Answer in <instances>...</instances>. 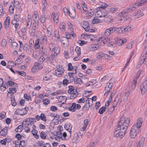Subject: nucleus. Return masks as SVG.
I'll return each mask as SVG.
<instances>
[{"instance_id": "obj_14", "label": "nucleus", "mask_w": 147, "mask_h": 147, "mask_svg": "<svg viewBox=\"0 0 147 147\" xmlns=\"http://www.w3.org/2000/svg\"><path fill=\"white\" fill-rule=\"evenodd\" d=\"M115 28V32L116 31L117 32L119 33H123L124 32L123 27H122L121 28H118L117 27H114Z\"/></svg>"}, {"instance_id": "obj_37", "label": "nucleus", "mask_w": 147, "mask_h": 147, "mask_svg": "<svg viewBox=\"0 0 147 147\" xmlns=\"http://www.w3.org/2000/svg\"><path fill=\"white\" fill-rule=\"evenodd\" d=\"M40 116V119L42 120L45 121H47L46 117L45 114L43 113H42L41 114Z\"/></svg>"}, {"instance_id": "obj_11", "label": "nucleus", "mask_w": 147, "mask_h": 147, "mask_svg": "<svg viewBox=\"0 0 147 147\" xmlns=\"http://www.w3.org/2000/svg\"><path fill=\"white\" fill-rule=\"evenodd\" d=\"M121 94L119 93L117 95L116 97L115 98L114 101L113 102V104H114L115 105H117V103L119 101V99L121 97Z\"/></svg>"}, {"instance_id": "obj_45", "label": "nucleus", "mask_w": 147, "mask_h": 147, "mask_svg": "<svg viewBox=\"0 0 147 147\" xmlns=\"http://www.w3.org/2000/svg\"><path fill=\"white\" fill-rule=\"evenodd\" d=\"M55 46L53 44L50 43L49 45V48L50 50V51H53L54 48H55Z\"/></svg>"}, {"instance_id": "obj_4", "label": "nucleus", "mask_w": 147, "mask_h": 147, "mask_svg": "<svg viewBox=\"0 0 147 147\" xmlns=\"http://www.w3.org/2000/svg\"><path fill=\"white\" fill-rule=\"evenodd\" d=\"M69 89L68 90V93L71 94V99H73L76 97L78 94L77 90L73 88V87L71 86H69Z\"/></svg>"}, {"instance_id": "obj_36", "label": "nucleus", "mask_w": 147, "mask_h": 147, "mask_svg": "<svg viewBox=\"0 0 147 147\" xmlns=\"http://www.w3.org/2000/svg\"><path fill=\"white\" fill-rule=\"evenodd\" d=\"M142 1H140V2H136L132 5H134V7H135L137 8V7L142 5Z\"/></svg>"}, {"instance_id": "obj_19", "label": "nucleus", "mask_w": 147, "mask_h": 147, "mask_svg": "<svg viewBox=\"0 0 147 147\" xmlns=\"http://www.w3.org/2000/svg\"><path fill=\"white\" fill-rule=\"evenodd\" d=\"M76 103H72L71 106L69 108V110L72 112L75 111H76Z\"/></svg>"}, {"instance_id": "obj_55", "label": "nucleus", "mask_w": 147, "mask_h": 147, "mask_svg": "<svg viewBox=\"0 0 147 147\" xmlns=\"http://www.w3.org/2000/svg\"><path fill=\"white\" fill-rule=\"evenodd\" d=\"M90 107V105H88V106H87V105H85L83 107L82 109H83V111H85L87 109H89V107Z\"/></svg>"}, {"instance_id": "obj_60", "label": "nucleus", "mask_w": 147, "mask_h": 147, "mask_svg": "<svg viewBox=\"0 0 147 147\" xmlns=\"http://www.w3.org/2000/svg\"><path fill=\"white\" fill-rule=\"evenodd\" d=\"M103 56V54L101 52H99L98 53L97 58L98 59H100Z\"/></svg>"}, {"instance_id": "obj_12", "label": "nucleus", "mask_w": 147, "mask_h": 147, "mask_svg": "<svg viewBox=\"0 0 147 147\" xmlns=\"http://www.w3.org/2000/svg\"><path fill=\"white\" fill-rule=\"evenodd\" d=\"M28 19L27 20V27L28 28H30L31 25L32 23V19L30 18L31 16L29 15H28Z\"/></svg>"}, {"instance_id": "obj_58", "label": "nucleus", "mask_w": 147, "mask_h": 147, "mask_svg": "<svg viewBox=\"0 0 147 147\" xmlns=\"http://www.w3.org/2000/svg\"><path fill=\"white\" fill-rule=\"evenodd\" d=\"M5 115L6 113L5 112H3V113L0 114V119H4Z\"/></svg>"}, {"instance_id": "obj_25", "label": "nucleus", "mask_w": 147, "mask_h": 147, "mask_svg": "<svg viewBox=\"0 0 147 147\" xmlns=\"http://www.w3.org/2000/svg\"><path fill=\"white\" fill-rule=\"evenodd\" d=\"M128 10H124L123 11H122L121 13L118 14V15L119 16H121L122 18L124 16V15L127 14L128 12Z\"/></svg>"}, {"instance_id": "obj_48", "label": "nucleus", "mask_w": 147, "mask_h": 147, "mask_svg": "<svg viewBox=\"0 0 147 147\" xmlns=\"http://www.w3.org/2000/svg\"><path fill=\"white\" fill-rule=\"evenodd\" d=\"M7 44V42L5 39H3L1 42V45L4 47H5Z\"/></svg>"}, {"instance_id": "obj_24", "label": "nucleus", "mask_w": 147, "mask_h": 147, "mask_svg": "<svg viewBox=\"0 0 147 147\" xmlns=\"http://www.w3.org/2000/svg\"><path fill=\"white\" fill-rule=\"evenodd\" d=\"M61 38L62 40L61 42L64 45L69 43L68 39L66 38V37H62Z\"/></svg>"}, {"instance_id": "obj_29", "label": "nucleus", "mask_w": 147, "mask_h": 147, "mask_svg": "<svg viewBox=\"0 0 147 147\" xmlns=\"http://www.w3.org/2000/svg\"><path fill=\"white\" fill-rule=\"evenodd\" d=\"M55 37L57 38V40H60V36L59 35V32L57 30L55 31L54 32Z\"/></svg>"}, {"instance_id": "obj_1", "label": "nucleus", "mask_w": 147, "mask_h": 147, "mask_svg": "<svg viewBox=\"0 0 147 147\" xmlns=\"http://www.w3.org/2000/svg\"><path fill=\"white\" fill-rule=\"evenodd\" d=\"M130 121V119L128 118L125 119L124 117H121L115 129L114 136L120 138H123L125 134Z\"/></svg>"}, {"instance_id": "obj_9", "label": "nucleus", "mask_w": 147, "mask_h": 147, "mask_svg": "<svg viewBox=\"0 0 147 147\" xmlns=\"http://www.w3.org/2000/svg\"><path fill=\"white\" fill-rule=\"evenodd\" d=\"M81 24L82 26L86 31L90 30L89 24L87 21H83L82 23Z\"/></svg>"}, {"instance_id": "obj_15", "label": "nucleus", "mask_w": 147, "mask_h": 147, "mask_svg": "<svg viewBox=\"0 0 147 147\" xmlns=\"http://www.w3.org/2000/svg\"><path fill=\"white\" fill-rule=\"evenodd\" d=\"M7 133V128L5 127L3 129L0 131V134L1 135L3 136H5Z\"/></svg>"}, {"instance_id": "obj_52", "label": "nucleus", "mask_w": 147, "mask_h": 147, "mask_svg": "<svg viewBox=\"0 0 147 147\" xmlns=\"http://www.w3.org/2000/svg\"><path fill=\"white\" fill-rule=\"evenodd\" d=\"M142 71H143L142 70H140L138 72L136 76L134 78H136L135 80L137 81V80L140 76V74Z\"/></svg>"}, {"instance_id": "obj_23", "label": "nucleus", "mask_w": 147, "mask_h": 147, "mask_svg": "<svg viewBox=\"0 0 147 147\" xmlns=\"http://www.w3.org/2000/svg\"><path fill=\"white\" fill-rule=\"evenodd\" d=\"M104 20L105 22L107 23L111 22L113 20L112 19L110 16H107L105 17Z\"/></svg>"}, {"instance_id": "obj_62", "label": "nucleus", "mask_w": 147, "mask_h": 147, "mask_svg": "<svg viewBox=\"0 0 147 147\" xmlns=\"http://www.w3.org/2000/svg\"><path fill=\"white\" fill-rule=\"evenodd\" d=\"M69 81V80H68L67 79H64L63 82V85H67L68 83V82Z\"/></svg>"}, {"instance_id": "obj_59", "label": "nucleus", "mask_w": 147, "mask_h": 147, "mask_svg": "<svg viewBox=\"0 0 147 147\" xmlns=\"http://www.w3.org/2000/svg\"><path fill=\"white\" fill-rule=\"evenodd\" d=\"M16 62L17 64L19 65L22 63V61L20 58H18L16 60Z\"/></svg>"}, {"instance_id": "obj_35", "label": "nucleus", "mask_w": 147, "mask_h": 147, "mask_svg": "<svg viewBox=\"0 0 147 147\" xmlns=\"http://www.w3.org/2000/svg\"><path fill=\"white\" fill-rule=\"evenodd\" d=\"M70 16L73 18H75L76 16V13L75 10L73 11V12H71L69 13Z\"/></svg>"}, {"instance_id": "obj_31", "label": "nucleus", "mask_w": 147, "mask_h": 147, "mask_svg": "<svg viewBox=\"0 0 147 147\" xmlns=\"http://www.w3.org/2000/svg\"><path fill=\"white\" fill-rule=\"evenodd\" d=\"M60 51V48L59 47H55L53 51L54 53L56 54L57 55V54L59 53Z\"/></svg>"}, {"instance_id": "obj_34", "label": "nucleus", "mask_w": 147, "mask_h": 147, "mask_svg": "<svg viewBox=\"0 0 147 147\" xmlns=\"http://www.w3.org/2000/svg\"><path fill=\"white\" fill-rule=\"evenodd\" d=\"M13 4H15V7L16 9H20V3L18 1H14V3H13Z\"/></svg>"}, {"instance_id": "obj_10", "label": "nucleus", "mask_w": 147, "mask_h": 147, "mask_svg": "<svg viewBox=\"0 0 147 147\" xmlns=\"http://www.w3.org/2000/svg\"><path fill=\"white\" fill-rule=\"evenodd\" d=\"M10 19L9 17H7L4 22V27L6 29H7L9 26Z\"/></svg>"}, {"instance_id": "obj_18", "label": "nucleus", "mask_w": 147, "mask_h": 147, "mask_svg": "<svg viewBox=\"0 0 147 147\" xmlns=\"http://www.w3.org/2000/svg\"><path fill=\"white\" fill-rule=\"evenodd\" d=\"M102 22V20L97 18H94L93 19L92 21V23L93 24H97L98 23H100Z\"/></svg>"}, {"instance_id": "obj_42", "label": "nucleus", "mask_w": 147, "mask_h": 147, "mask_svg": "<svg viewBox=\"0 0 147 147\" xmlns=\"http://www.w3.org/2000/svg\"><path fill=\"white\" fill-rule=\"evenodd\" d=\"M40 51L41 55H44L46 54L47 53L45 49H43V48L42 47L41 48H40Z\"/></svg>"}, {"instance_id": "obj_27", "label": "nucleus", "mask_w": 147, "mask_h": 147, "mask_svg": "<svg viewBox=\"0 0 147 147\" xmlns=\"http://www.w3.org/2000/svg\"><path fill=\"white\" fill-rule=\"evenodd\" d=\"M141 12V10H138L135 13V16H136L138 15V17L137 18H138L141 16H142L144 15V14L142 13L141 14H140V12Z\"/></svg>"}, {"instance_id": "obj_6", "label": "nucleus", "mask_w": 147, "mask_h": 147, "mask_svg": "<svg viewBox=\"0 0 147 147\" xmlns=\"http://www.w3.org/2000/svg\"><path fill=\"white\" fill-rule=\"evenodd\" d=\"M136 78H134L133 81L131 82H130L127 86V89L129 90H131V89L134 90L135 88L136 85L137 81L135 80Z\"/></svg>"}, {"instance_id": "obj_44", "label": "nucleus", "mask_w": 147, "mask_h": 147, "mask_svg": "<svg viewBox=\"0 0 147 147\" xmlns=\"http://www.w3.org/2000/svg\"><path fill=\"white\" fill-rule=\"evenodd\" d=\"M45 20V14H43L42 15L40 18V20L42 23H44Z\"/></svg>"}, {"instance_id": "obj_8", "label": "nucleus", "mask_w": 147, "mask_h": 147, "mask_svg": "<svg viewBox=\"0 0 147 147\" xmlns=\"http://www.w3.org/2000/svg\"><path fill=\"white\" fill-rule=\"evenodd\" d=\"M110 40L108 37L105 38L104 37H101L99 39H97V42L98 43L101 42L102 41L103 43L105 44L107 42H109Z\"/></svg>"}, {"instance_id": "obj_51", "label": "nucleus", "mask_w": 147, "mask_h": 147, "mask_svg": "<svg viewBox=\"0 0 147 147\" xmlns=\"http://www.w3.org/2000/svg\"><path fill=\"white\" fill-rule=\"evenodd\" d=\"M68 70L71 71L73 70V69H74L73 67V66L72 65V64L71 63H69L68 64Z\"/></svg>"}, {"instance_id": "obj_33", "label": "nucleus", "mask_w": 147, "mask_h": 147, "mask_svg": "<svg viewBox=\"0 0 147 147\" xmlns=\"http://www.w3.org/2000/svg\"><path fill=\"white\" fill-rule=\"evenodd\" d=\"M75 51L78 54V56H79L81 54V49L80 47L77 46L75 49Z\"/></svg>"}, {"instance_id": "obj_30", "label": "nucleus", "mask_w": 147, "mask_h": 147, "mask_svg": "<svg viewBox=\"0 0 147 147\" xmlns=\"http://www.w3.org/2000/svg\"><path fill=\"white\" fill-rule=\"evenodd\" d=\"M56 136H57L58 138H61V140H64L65 139H63L62 137V133L60 131H57L56 133Z\"/></svg>"}, {"instance_id": "obj_54", "label": "nucleus", "mask_w": 147, "mask_h": 147, "mask_svg": "<svg viewBox=\"0 0 147 147\" xmlns=\"http://www.w3.org/2000/svg\"><path fill=\"white\" fill-rule=\"evenodd\" d=\"M55 73L56 75L60 77L61 76V75L63 73H61L59 71H57V70H55Z\"/></svg>"}, {"instance_id": "obj_26", "label": "nucleus", "mask_w": 147, "mask_h": 147, "mask_svg": "<svg viewBox=\"0 0 147 147\" xmlns=\"http://www.w3.org/2000/svg\"><path fill=\"white\" fill-rule=\"evenodd\" d=\"M23 123L22 125H19L18 127L15 129V131L16 132H20L22 131L23 129Z\"/></svg>"}, {"instance_id": "obj_64", "label": "nucleus", "mask_w": 147, "mask_h": 147, "mask_svg": "<svg viewBox=\"0 0 147 147\" xmlns=\"http://www.w3.org/2000/svg\"><path fill=\"white\" fill-rule=\"evenodd\" d=\"M55 56V55L54 54H51V55L49 58V60H53Z\"/></svg>"}, {"instance_id": "obj_47", "label": "nucleus", "mask_w": 147, "mask_h": 147, "mask_svg": "<svg viewBox=\"0 0 147 147\" xmlns=\"http://www.w3.org/2000/svg\"><path fill=\"white\" fill-rule=\"evenodd\" d=\"M117 105H115L114 104H113L112 107L110 108L109 112H110V114H111L114 110L115 108Z\"/></svg>"}, {"instance_id": "obj_53", "label": "nucleus", "mask_w": 147, "mask_h": 147, "mask_svg": "<svg viewBox=\"0 0 147 147\" xmlns=\"http://www.w3.org/2000/svg\"><path fill=\"white\" fill-rule=\"evenodd\" d=\"M124 29V32H128L129 31L131 30V27L129 26H127L125 28L123 27Z\"/></svg>"}, {"instance_id": "obj_50", "label": "nucleus", "mask_w": 147, "mask_h": 147, "mask_svg": "<svg viewBox=\"0 0 147 147\" xmlns=\"http://www.w3.org/2000/svg\"><path fill=\"white\" fill-rule=\"evenodd\" d=\"M102 12H103V13H102V15H100L99 16V17H105L106 16V15L108 13L107 11H106L105 10H102Z\"/></svg>"}, {"instance_id": "obj_46", "label": "nucleus", "mask_w": 147, "mask_h": 147, "mask_svg": "<svg viewBox=\"0 0 147 147\" xmlns=\"http://www.w3.org/2000/svg\"><path fill=\"white\" fill-rule=\"evenodd\" d=\"M77 67H76V68L75 69V72L74 73V72L72 73H68V75L70 77V78H73L74 77L73 74H75L76 73V70H77Z\"/></svg>"}, {"instance_id": "obj_20", "label": "nucleus", "mask_w": 147, "mask_h": 147, "mask_svg": "<svg viewBox=\"0 0 147 147\" xmlns=\"http://www.w3.org/2000/svg\"><path fill=\"white\" fill-rule=\"evenodd\" d=\"M100 5L98 7V8L99 9L102 8L103 9H105L108 6L107 4L104 2H101L100 3Z\"/></svg>"}, {"instance_id": "obj_22", "label": "nucleus", "mask_w": 147, "mask_h": 147, "mask_svg": "<svg viewBox=\"0 0 147 147\" xmlns=\"http://www.w3.org/2000/svg\"><path fill=\"white\" fill-rule=\"evenodd\" d=\"M86 14L88 15V17L89 18L92 17L94 15V12L93 10L90 9L89 11H86Z\"/></svg>"}, {"instance_id": "obj_13", "label": "nucleus", "mask_w": 147, "mask_h": 147, "mask_svg": "<svg viewBox=\"0 0 147 147\" xmlns=\"http://www.w3.org/2000/svg\"><path fill=\"white\" fill-rule=\"evenodd\" d=\"M51 17L53 18L55 21L57 20V21L56 22H57L59 18V15L57 13L53 12L51 15Z\"/></svg>"}, {"instance_id": "obj_3", "label": "nucleus", "mask_w": 147, "mask_h": 147, "mask_svg": "<svg viewBox=\"0 0 147 147\" xmlns=\"http://www.w3.org/2000/svg\"><path fill=\"white\" fill-rule=\"evenodd\" d=\"M142 125V122H137L133 125L131 129L130 134L131 138H134L137 133L139 132V129Z\"/></svg>"}, {"instance_id": "obj_39", "label": "nucleus", "mask_w": 147, "mask_h": 147, "mask_svg": "<svg viewBox=\"0 0 147 147\" xmlns=\"http://www.w3.org/2000/svg\"><path fill=\"white\" fill-rule=\"evenodd\" d=\"M38 16V13L37 11H35L34 12V15L33 16L34 17L33 20L34 21H37V18Z\"/></svg>"}, {"instance_id": "obj_63", "label": "nucleus", "mask_w": 147, "mask_h": 147, "mask_svg": "<svg viewBox=\"0 0 147 147\" xmlns=\"http://www.w3.org/2000/svg\"><path fill=\"white\" fill-rule=\"evenodd\" d=\"M24 129L25 131L27 133H29L30 131V128H29L28 127L26 126L25 128Z\"/></svg>"}, {"instance_id": "obj_2", "label": "nucleus", "mask_w": 147, "mask_h": 147, "mask_svg": "<svg viewBox=\"0 0 147 147\" xmlns=\"http://www.w3.org/2000/svg\"><path fill=\"white\" fill-rule=\"evenodd\" d=\"M144 45V51L140 59L139 63L137 66V68L140 67L142 63L145 64H147V41L145 42Z\"/></svg>"}, {"instance_id": "obj_61", "label": "nucleus", "mask_w": 147, "mask_h": 147, "mask_svg": "<svg viewBox=\"0 0 147 147\" xmlns=\"http://www.w3.org/2000/svg\"><path fill=\"white\" fill-rule=\"evenodd\" d=\"M51 110L53 111H55L57 110V108L55 106H53L51 107Z\"/></svg>"}, {"instance_id": "obj_41", "label": "nucleus", "mask_w": 147, "mask_h": 147, "mask_svg": "<svg viewBox=\"0 0 147 147\" xmlns=\"http://www.w3.org/2000/svg\"><path fill=\"white\" fill-rule=\"evenodd\" d=\"M40 137L42 139L46 138V135L44 132L42 131L40 133Z\"/></svg>"}, {"instance_id": "obj_7", "label": "nucleus", "mask_w": 147, "mask_h": 147, "mask_svg": "<svg viewBox=\"0 0 147 147\" xmlns=\"http://www.w3.org/2000/svg\"><path fill=\"white\" fill-rule=\"evenodd\" d=\"M115 27H111L109 28L106 29L104 32V34L106 36H109L111 34H113L115 32Z\"/></svg>"}, {"instance_id": "obj_40", "label": "nucleus", "mask_w": 147, "mask_h": 147, "mask_svg": "<svg viewBox=\"0 0 147 147\" xmlns=\"http://www.w3.org/2000/svg\"><path fill=\"white\" fill-rule=\"evenodd\" d=\"M11 103L13 106H15L16 105V103L15 102V101L14 97L13 96H12L11 97Z\"/></svg>"}, {"instance_id": "obj_49", "label": "nucleus", "mask_w": 147, "mask_h": 147, "mask_svg": "<svg viewBox=\"0 0 147 147\" xmlns=\"http://www.w3.org/2000/svg\"><path fill=\"white\" fill-rule=\"evenodd\" d=\"M50 100L48 99L47 98L45 99H44L42 100V102L45 105H47L49 103Z\"/></svg>"}, {"instance_id": "obj_43", "label": "nucleus", "mask_w": 147, "mask_h": 147, "mask_svg": "<svg viewBox=\"0 0 147 147\" xmlns=\"http://www.w3.org/2000/svg\"><path fill=\"white\" fill-rule=\"evenodd\" d=\"M16 72H17L19 75H21L22 76H24L26 75V73L24 71H16Z\"/></svg>"}, {"instance_id": "obj_16", "label": "nucleus", "mask_w": 147, "mask_h": 147, "mask_svg": "<svg viewBox=\"0 0 147 147\" xmlns=\"http://www.w3.org/2000/svg\"><path fill=\"white\" fill-rule=\"evenodd\" d=\"M15 8V7L14 4H13V3L12 2L11 3L9 8V12L11 13H13Z\"/></svg>"}, {"instance_id": "obj_38", "label": "nucleus", "mask_w": 147, "mask_h": 147, "mask_svg": "<svg viewBox=\"0 0 147 147\" xmlns=\"http://www.w3.org/2000/svg\"><path fill=\"white\" fill-rule=\"evenodd\" d=\"M136 8L134 7V5H131L130 7L128 8L127 10L129 12H131L134 11Z\"/></svg>"}, {"instance_id": "obj_17", "label": "nucleus", "mask_w": 147, "mask_h": 147, "mask_svg": "<svg viewBox=\"0 0 147 147\" xmlns=\"http://www.w3.org/2000/svg\"><path fill=\"white\" fill-rule=\"evenodd\" d=\"M74 82L76 84H81L83 82V81L81 78L77 77L76 78L75 77L74 79Z\"/></svg>"}, {"instance_id": "obj_28", "label": "nucleus", "mask_w": 147, "mask_h": 147, "mask_svg": "<svg viewBox=\"0 0 147 147\" xmlns=\"http://www.w3.org/2000/svg\"><path fill=\"white\" fill-rule=\"evenodd\" d=\"M55 70L61 73H63L65 71L62 66H59V67L57 68V69Z\"/></svg>"}, {"instance_id": "obj_21", "label": "nucleus", "mask_w": 147, "mask_h": 147, "mask_svg": "<svg viewBox=\"0 0 147 147\" xmlns=\"http://www.w3.org/2000/svg\"><path fill=\"white\" fill-rule=\"evenodd\" d=\"M53 32L52 27L51 26H49L47 29V33L49 36H50L51 34Z\"/></svg>"}, {"instance_id": "obj_57", "label": "nucleus", "mask_w": 147, "mask_h": 147, "mask_svg": "<svg viewBox=\"0 0 147 147\" xmlns=\"http://www.w3.org/2000/svg\"><path fill=\"white\" fill-rule=\"evenodd\" d=\"M15 137L18 139V140H20L22 138V136L20 134H17L16 135Z\"/></svg>"}, {"instance_id": "obj_56", "label": "nucleus", "mask_w": 147, "mask_h": 147, "mask_svg": "<svg viewBox=\"0 0 147 147\" xmlns=\"http://www.w3.org/2000/svg\"><path fill=\"white\" fill-rule=\"evenodd\" d=\"M33 24L34 27L35 28H38V21L37 22L36 21H34V22L33 23Z\"/></svg>"}, {"instance_id": "obj_32", "label": "nucleus", "mask_w": 147, "mask_h": 147, "mask_svg": "<svg viewBox=\"0 0 147 147\" xmlns=\"http://www.w3.org/2000/svg\"><path fill=\"white\" fill-rule=\"evenodd\" d=\"M107 108H106V107H102L99 110L98 113L100 114H103L105 111V109Z\"/></svg>"}, {"instance_id": "obj_5", "label": "nucleus", "mask_w": 147, "mask_h": 147, "mask_svg": "<svg viewBox=\"0 0 147 147\" xmlns=\"http://www.w3.org/2000/svg\"><path fill=\"white\" fill-rule=\"evenodd\" d=\"M140 88L142 94H144L147 90V76L140 85Z\"/></svg>"}]
</instances>
